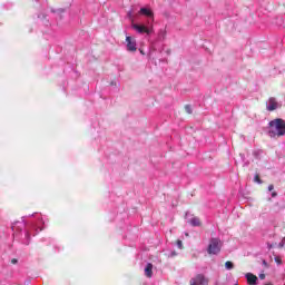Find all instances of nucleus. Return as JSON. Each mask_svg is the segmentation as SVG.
Returning a JSON list of instances; mask_svg holds the SVG:
<instances>
[{
    "label": "nucleus",
    "instance_id": "obj_1",
    "mask_svg": "<svg viewBox=\"0 0 285 285\" xmlns=\"http://www.w3.org/2000/svg\"><path fill=\"white\" fill-rule=\"evenodd\" d=\"M140 14L147 17V24L134 23L131 28L138 32V35H153V21H155V13L153 10L142 7L140 8Z\"/></svg>",
    "mask_w": 285,
    "mask_h": 285
},
{
    "label": "nucleus",
    "instance_id": "obj_2",
    "mask_svg": "<svg viewBox=\"0 0 285 285\" xmlns=\"http://www.w3.org/2000/svg\"><path fill=\"white\" fill-rule=\"evenodd\" d=\"M269 130L268 136L272 138L284 137L285 135V120L282 118H276L268 122Z\"/></svg>",
    "mask_w": 285,
    "mask_h": 285
},
{
    "label": "nucleus",
    "instance_id": "obj_3",
    "mask_svg": "<svg viewBox=\"0 0 285 285\" xmlns=\"http://www.w3.org/2000/svg\"><path fill=\"white\" fill-rule=\"evenodd\" d=\"M222 252V240L219 238H212L207 247L208 255H218Z\"/></svg>",
    "mask_w": 285,
    "mask_h": 285
},
{
    "label": "nucleus",
    "instance_id": "obj_4",
    "mask_svg": "<svg viewBox=\"0 0 285 285\" xmlns=\"http://www.w3.org/2000/svg\"><path fill=\"white\" fill-rule=\"evenodd\" d=\"M190 285H208V278L204 274H197L189 281Z\"/></svg>",
    "mask_w": 285,
    "mask_h": 285
},
{
    "label": "nucleus",
    "instance_id": "obj_5",
    "mask_svg": "<svg viewBox=\"0 0 285 285\" xmlns=\"http://www.w3.org/2000/svg\"><path fill=\"white\" fill-rule=\"evenodd\" d=\"M127 42V50L128 52H136L137 51V40L135 38L127 36L126 37Z\"/></svg>",
    "mask_w": 285,
    "mask_h": 285
},
{
    "label": "nucleus",
    "instance_id": "obj_6",
    "mask_svg": "<svg viewBox=\"0 0 285 285\" xmlns=\"http://www.w3.org/2000/svg\"><path fill=\"white\" fill-rule=\"evenodd\" d=\"M267 110L269 112H273V110H277V100L275 98L271 97L268 99Z\"/></svg>",
    "mask_w": 285,
    "mask_h": 285
},
{
    "label": "nucleus",
    "instance_id": "obj_7",
    "mask_svg": "<svg viewBox=\"0 0 285 285\" xmlns=\"http://www.w3.org/2000/svg\"><path fill=\"white\" fill-rule=\"evenodd\" d=\"M246 279H247V284L257 285V277L254 274L247 273L246 274Z\"/></svg>",
    "mask_w": 285,
    "mask_h": 285
},
{
    "label": "nucleus",
    "instance_id": "obj_8",
    "mask_svg": "<svg viewBox=\"0 0 285 285\" xmlns=\"http://www.w3.org/2000/svg\"><path fill=\"white\" fill-rule=\"evenodd\" d=\"M145 275L146 277H153V263H148L145 267Z\"/></svg>",
    "mask_w": 285,
    "mask_h": 285
},
{
    "label": "nucleus",
    "instance_id": "obj_9",
    "mask_svg": "<svg viewBox=\"0 0 285 285\" xmlns=\"http://www.w3.org/2000/svg\"><path fill=\"white\" fill-rule=\"evenodd\" d=\"M155 57H157V50L153 49L148 53L149 61H153L157 66V61L155 60Z\"/></svg>",
    "mask_w": 285,
    "mask_h": 285
},
{
    "label": "nucleus",
    "instance_id": "obj_10",
    "mask_svg": "<svg viewBox=\"0 0 285 285\" xmlns=\"http://www.w3.org/2000/svg\"><path fill=\"white\" fill-rule=\"evenodd\" d=\"M38 19L43 23V26H49L50 21L46 19V13L38 14Z\"/></svg>",
    "mask_w": 285,
    "mask_h": 285
},
{
    "label": "nucleus",
    "instance_id": "obj_11",
    "mask_svg": "<svg viewBox=\"0 0 285 285\" xmlns=\"http://www.w3.org/2000/svg\"><path fill=\"white\" fill-rule=\"evenodd\" d=\"M189 224H191V226H202V220L197 217H194L189 220Z\"/></svg>",
    "mask_w": 285,
    "mask_h": 285
},
{
    "label": "nucleus",
    "instance_id": "obj_12",
    "mask_svg": "<svg viewBox=\"0 0 285 285\" xmlns=\"http://www.w3.org/2000/svg\"><path fill=\"white\" fill-rule=\"evenodd\" d=\"M225 267H226L227 271H233V268H235V265L233 264V262L227 261L225 263Z\"/></svg>",
    "mask_w": 285,
    "mask_h": 285
},
{
    "label": "nucleus",
    "instance_id": "obj_13",
    "mask_svg": "<svg viewBox=\"0 0 285 285\" xmlns=\"http://www.w3.org/2000/svg\"><path fill=\"white\" fill-rule=\"evenodd\" d=\"M185 111L187 112V115H193V107H190V105H186Z\"/></svg>",
    "mask_w": 285,
    "mask_h": 285
},
{
    "label": "nucleus",
    "instance_id": "obj_14",
    "mask_svg": "<svg viewBox=\"0 0 285 285\" xmlns=\"http://www.w3.org/2000/svg\"><path fill=\"white\" fill-rule=\"evenodd\" d=\"M254 181H256V184H262V178H259V174L255 175Z\"/></svg>",
    "mask_w": 285,
    "mask_h": 285
},
{
    "label": "nucleus",
    "instance_id": "obj_15",
    "mask_svg": "<svg viewBox=\"0 0 285 285\" xmlns=\"http://www.w3.org/2000/svg\"><path fill=\"white\" fill-rule=\"evenodd\" d=\"M284 243H285V237L282 239V242L279 243V248H284Z\"/></svg>",
    "mask_w": 285,
    "mask_h": 285
},
{
    "label": "nucleus",
    "instance_id": "obj_16",
    "mask_svg": "<svg viewBox=\"0 0 285 285\" xmlns=\"http://www.w3.org/2000/svg\"><path fill=\"white\" fill-rule=\"evenodd\" d=\"M275 262H276V264H282V258L281 257H276Z\"/></svg>",
    "mask_w": 285,
    "mask_h": 285
},
{
    "label": "nucleus",
    "instance_id": "obj_17",
    "mask_svg": "<svg viewBox=\"0 0 285 285\" xmlns=\"http://www.w3.org/2000/svg\"><path fill=\"white\" fill-rule=\"evenodd\" d=\"M274 189H275V186H274V185H269V186H268L269 193L273 191Z\"/></svg>",
    "mask_w": 285,
    "mask_h": 285
},
{
    "label": "nucleus",
    "instance_id": "obj_18",
    "mask_svg": "<svg viewBox=\"0 0 285 285\" xmlns=\"http://www.w3.org/2000/svg\"><path fill=\"white\" fill-rule=\"evenodd\" d=\"M259 279H266V274H259Z\"/></svg>",
    "mask_w": 285,
    "mask_h": 285
},
{
    "label": "nucleus",
    "instance_id": "obj_19",
    "mask_svg": "<svg viewBox=\"0 0 285 285\" xmlns=\"http://www.w3.org/2000/svg\"><path fill=\"white\" fill-rule=\"evenodd\" d=\"M177 246H178V248H181V246H183L181 240H177Z\"/></svg>",
    "mask_w": 285,
    "mask_h": 285
},
{
    "label": "nucleus",
    "instance_id": "obj_20",
    "mask_svg": "<svg viewBox=\"0 0 285 285\" xmlns=\"http://www.w3.org/2000/svg\"><path fill=\"white\" fill-rule=\"evenodd\" d=\"M17 258L11 259V264H17Z\"/></svg>",
    "mask_w": 285,
    "mask_h": 285
},
{
    "label": "nucleus",
    "instance_id": "obj_21",
    "mask_svg": "<svg viewBox=\"0 0 285 285\" xmlns=\"http://www.w3.org/2000/svg\"><path fill=\"white\" fill-rule=\"evenodd\" d=\"M277 195V191L272 193V197H275Z\"/></svg>",
    "mask_w": 285,
    "mask_h": 285
},
{
    "label": "nucleus",
    "instance_id": "obj_22",
    "mask_svg": "<svg viewBox=\"0 0 285 285\" xmlns=\"http://www.w3.org/2000/svg\"><path fill=\"white\" fill-rule=\"evenodd\" d=\"M264 266H268V263L266 261H263Z\"/></svg>",
    "mask_w": 285,
    "mask_h": 285
},
{
    "label": "nucleus",
    "instance_id": "obj_23",
    "mask_svg": "<svg viewBox=\"0 0 285 285\" xmlns=\"http://www.w3.org/2000/svg\"><path fill=\"white\" fill-rule=\"evenodd\" d=\"M130 14H132V11H129L128 16L130 17Z\"/></svg>",
    "mask_w": 285,
    "mask_h": 285
},
{
    "label": "nucleus",
    "instance_id": "obj_24",
    "mask_svg": "<svg viewBox=\"0 0 285 285\" xmlns=\"http://www.w3.org/2000/svg\"><path fill=\"white\" fill-rule=\"evenodd\" d=\"M265 285H273V283H266Z\"/></svg>",
    "mask_w": 285,
    "mask_h": 285
},
{
    "label": "nucleus",
    "instance_id": "obj_25",
    "mask_svg": "<svg viewBox=\"0 0 285 285\" xmlns=\"http://www.w3.org/2000/svg\"><path fill=\"white\" fill-rule=\"evenodd\" d=\"M51 12H57L55 9H51Z\"/></svg>",
    "mask_w": 285,
    "mask_h": 285
},
{
    "label": "nucleus",
    "instance_id": "obj_26",
    "mask_svg": "<svg viewBox=\"0 0 285 285\" xmlns=\"http://www.w3.org/2000/svg\"><path fill=\"white\" fill-rule=\"evenodd\" d=\"M60 12H63V9H59Z\"/></svg>",
    "mask_w": 285,
    "mask_h": 285
},
{
    "label": "nucleus",
    "instance_id": "obj_27",
    "mask_svg": "<svg viewBox=\"0 0 285 285\" xmlns=\"http://www.w3.org/2000/svg\"><path fill=\"white\" fill-rule=\"evenodd\" d=\"M141 55H144V50H140Z\"/></svg>",
    "mask_w": 285,
    "mask_h": 285
}]
</instances>
